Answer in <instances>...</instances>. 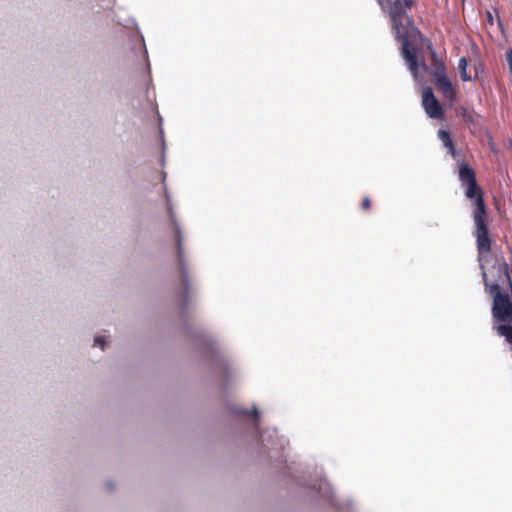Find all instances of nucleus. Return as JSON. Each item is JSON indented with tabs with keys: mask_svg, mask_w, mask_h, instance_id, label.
<instances>
[{
	"mask_svg": "<svg viewBox=\"0 0 512 512\" xmlns=\"http://www.w3.org/2000/svg\"><path fill=\"white\" fill-rule=\"evenodd\" d=\"M459 180L465 191V196L474 200L472 217L475 224L476 247L481 260L491 252L492 239L489 235L488 213L482 188L477 183L476 174L472 167L463 163L459 168Z\"/></svg>",
	"mask_w": 512,
	"mask_h": 512,
	"instance_id": "nucleus-1",
	"label": "nucleus"
},
{
	"mask_svg": "<svg viewBox=\"0 0 512 512\" xmlns=\"http://www.w3.org/2000/svg\"><path fill=\"white\" fill-rule=\"evenodd\" d=\"M413 5V0H383V6L381 7L388 12L396 37L402 39V56L410 72L416 78L419 70L418 57L415 48L407 38L406 27V24L411 22L407 16V11Z\"/></svg>",
	"mask_w": 512,
	"mask_h": 512,
	"instance_id": "nucleus-2",
	"label": "nucleus"
},
{
	"mask_svg": "<svg viewBox=\"0 0 512 512\" xmlns=\"http://www.w3.org/2000/svg\"><path fill=\"white\" fill-rule=\"evenodd\" d=\"M422 106L426 114L433 119H442L444 116V110L436 99L431 88H426L422 95Z\"/></svg>",
	"mask_w": 512,
	"mask_h": 512,
	"instance_id": "nucleus-3",
	"label": "nucleus"
},
{
	"mask_svg": "<svg viewBox=\"0 0 512 512\" xmlns=\"http://www.w3.org/2000/svg\"><path fill=\"white\" fill-rule=\"evenodd\" d=\"M436 89L442 94L443 98L450 103L456 99V88L453 86L451 80L448 78L447 73L439 75L434 78Z\"/></svg>",
	"mask_w": 512,
	"mask_h": 512,
	"instance_id": "nucleus-4",
	"label": "nucleus"
},
{
	"mask_svg": "<svg viewBox=\"0 0 512 512\" xmlns=\"http://www.w3.org/2000/svg\"><path fill=\"white\" fill-rule=\"evenodd\" d=\"M430 54H431V65L430 68L423 63L422 68L425 71L430 72V74L433 76V78L438 77L439 75H444L447 73L446 66L444 62L437 56V53L432 48V46H429Z\"/></svg>",
	"mask_w": 512,
	"mask_h": 512,
	"instance_id": "nucleus-5",
	"label": "nucleus"
},
{
	"mask_svg": "<svg viewBox=\"0 0 512 512\" xmlns=\"http://www.w3.org/2000/svg\"><path fill=\"white\" fill-rule=\"evenodd\" d=\"M169 216H170V219H171V222L172 224L174 225V230H175V239H176V247H177V254H178V260H179V265L182 269V272L183 274L185 275V270H184V252H183V244H182V232L180 230V227L177 225L175 219H174V216H173V213H172V210L171 208H169Z\"/></svg>",
	"mask_w": 512,
	"mask_h": 512,
	"instance_id": "nucleus-6",
	"label": "nucleus"
},
{
	"mask_svg": "<svg viewBox=\"0 0 512 512\" xmlns=\"http://www.w3.org/2000/svg\"><path fill=\"white\" fill-rule=\"evenodd\" d=\"M438 138L441 140L444 147L448 149V154L451 155L453 158L456 157V149L454 142L451 138V134L447 130L440 129L438 131Z\"/></svg>",
	"mask_w": 512,
	"mask_h": 512,
	"instance_id": "nucleus-7",
	"label": "nucleus"
},
{
	"mask_svg": "<svg viewBox=\"0 0 512 512\" xmlns=\"http://www.w3.org/2000/svg\"><path fill=\"white\" fill-rule=\"evenodd\" d=\"M468 60L466 57H461L458 63V69L460 72V77L463 81L471 80V76L467 73Z\"/></svg>",
	"mask_w": 512,
	"mask_h": 512,
	"instance_id": "nucleus-8",
	"label": "nucleus"
},
{
	"mask_svg": "<svg viewBox=\"0 0 512 512\" xmlns=\"http://www.w3.org/2000/svg\"><path fill=\"white\" fill-rule=\"evenodd\" d=\"M461 110H462L461 116L463 118V121L469 126L475 125L476 120H475L474 115L470 111H468L466 108H461Z\"/></svg>",
	"mask_w": 512,
	"mask_h": 512,
	"instance_id": "nucleus-9",
	"label": "nucleus"
},
{
	"mask_svg": "<svg viewBox=\"0 0 512 512\" xmlns=\"http://www.w3.org/2000/svg\"><path fill=\"white\" fill-rule=\"evenodd\" d=\"M237 414L242 415V416H253L255 418L256 422L258 421V417H259V412L256 407H253L251 410L241 409L237 412Z\"/></svg>",
	"mask_w": 512,
	"mask_h": 512,
	"instance_id": "nucleus-10",
	"label": "nucleus"
},
{
	"mask_svg": "<svg viewBox=\"0 0 512 512\" xmlns=\"http://www.w3.org/2000/svg\"><path fill=\"white\" fill-rule=\"evenodd\" d=\"M505 58H506L508 66H509L510 73L512 74V48H509L505 52Z\"/></svg>",
	"mask_w": 512,
	"mask_h": 512,
	"instance_id": "nucleus-11",
	"label": "nucleus"
},
{
	"mask_svg": "<svg viewBox=\"0 0 512 512\" xmlns=\"http://www.w3.org/2000/svg\"><path fill=\"white\" fill-rule=\"evenodd\" d=\"M361 207L365 211L370 209V207H371V200L369 199V197H364L363 198L362 203H361Z\"/></svg>",
	"mask_w": 512,
	"mask_h": 512,
	"instance_id": "nucleus-12",
	"label": "nucleus"
},
{
	"mask_svg": "<svg viewBox=\"0 0 512 512\" xmlns=\"http://www.w3.org/2000/svg\"><path fill=\"white\" fill-rule=\"evenodd\" d=\"M95 343L101 347V349H104L105 346V339L103 337H96Z\"/></svg>",
	"mask_w": 512,
	"mask_h": 512,
	"instance_id": "nucleus-13",
	"label": "nucleus"
},
{
	"mask_svg": "<svg viewBox=\"0 0 512 512\" xmlns=\"http://www.w3.org/2000/svg\"><path fill=\"white\" fill-rule=\"evenodd\" d=\"M380 6H383V0H377Z\"/></svg>",
	"mask_w": 512,
	"mask_h": 512,
	"instance_id": "nucleus-14",
	"label": "nucleus"
},
{
	"mask_svg": "<svg viewBox=\"0 0 512 512\" xmlns=\"http://www.w3.org/2000/svg\"><path fill=\"white\" fill-rule=\"evenodd\" d=\"M107 487H108L109 489H112V487L110 486V483H107Z\"/></svg>",
	"mask_w": 512,
	"mask_h": 512,
	"instance_id": "nucleus-15",
	"label": "nucleus"
}]
</instances>
